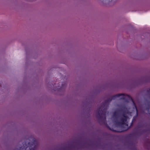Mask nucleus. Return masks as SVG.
I'll return each instance as SVG.
<instances>
[{
	"instance_id": "6e6552de",
	"label": "nucleus",
	"mask_w": 150,
	"mask_h": 150,
	"mask_svg": "<svg viewBox=\"0 0 150 150\" xmlns=\"http://www.w3.org/2000/svg\"><path fill=\"white\" fill-rule=\"evenodd\" d=\"M109 1L110 2H111V1H112V0H109Z\"/></svg>"
},
{
	"instance_id": "20e7f679",
	"label": "nucleus",
	"mask_w": 150,
	"mask_h": 150,
	"mask_svg": "<svg viewBox=\"0 0 150 150\" xmlns=\"http://www.w3.org/2000/svg\"><path fill=\"white\" fill-rule=\"evenodd\" d=\"M144 145L147 149H150V141H146Z\"/></svg>"
},
{
	"instance_id": "423d86ee",
	"label": "nucleus",
	"mask_w": 150,
	"mask_h": 150,
	"mask_svg": "<svg viewBox=\"0 0 150 150\" xmlns=\"http://www.w3.org/2000/svg\"><path fill=\"white\" fill-rule=\"evenodd\" d=\"M147 111L150 114V105L149 107L147 108Z\"/></svg>"
},
{
	"instance_id": "7ed1b4c3",
	"label": "nucleus",
	"mask_w": 150,
	"mask_h": 150,
	"mask_svg": "<svg viewBox=\"0 0 150 150\" xmlns=\"http://www.w3.org/2000/svg\"><path fill=\"white\" fill-rule=\"evenodd\" d=\"M38 142L35 138L33 139V142L27 144H23V146L19 147V150H36L38 146Z\"/></svg>"
},
{
	"instance_id": "39448f33",
	"label": "nucleus",
	"mask_w": 150,
	"mask_h": 150,
	"mask_svg": "<svg viewBox=\"0 0 150 150\" xmlns=\"http://www.w3.org/2000/svg\"><path fill=\"white\" fill-rule=\"evenodd\" d=\"M135 108L137 112L136 115V116H134V117L132 120V121L134 122L136 120L138 114V110L136 106H135Z\"/></svg>"
},
{
	"instance_id": "0eeeda50",
	"label": "nucleus",
	"mask_w": 150,
	"mask_h": 150,
	"mask_svg": "<svg viewBox=\"0 0 150 150\" xmlns=\"http://www.w3.org/2000/svg\"><path fill=\"white\" fill-rule=\"evenodd\" d=\"M147 92L148 93H150V89H149V90H148L147 91Z\"/></svg>"
},
{
	"instance_id": "f03ea898",
	"label": "nucleus",
	"mask_w": 150,
	"mask_h": 150,
	"mask_svg": "<svg viewBox=\"0 0 150 150\" xmlns=\"http://www.w3.org/2000/svg\"><path fill=\"white\" fill-rule=\"evenodd\" d=\"M128 113V110L125 107H123L120 110L117 111H115L113 113V116L115 118L114 122L115 125L117 127H121L123 128L122 131H117L111 128L108 126L107 127L110 130L115 132H121L122 131H126L130 129L133 125L134 122L132 121L129 127L128 124L126 123L128 119V116L125 114Z\"/></svg>"
},
{
	"instance_id": "f257e3e1",
	"label": "nucleus",
	"mask_w": 150,
	"mask_h": 150,
	"mask_svg": "<svg viewBox=\"0 0 150 150\" xmlns=\"http://www.w3.org/2000/svg\"><path fill=\"white\" fill-rule=\"evenodd\" d=\"M122 96H123L120 98V99L124 100L127 102L131 101L135 107L136 105L132 97L129 95L124 94H119L113 96L105 100L104 102H102L101 103V106L99 107L97 110L96 117L99 124L100 125L102 124L107 125L105 121L106 119V114L109 103L112 100H115Z\"/></svg>"
}]
</instances>
